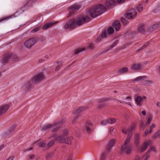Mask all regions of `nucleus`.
I'll list each match as a JSON object with an SVG mask.
<instances>
[{
  "instance_id": "nucleus-1",
  "label": "nucleus",
  "mask_w": 160,
  "mask_h": 160,
  "mask_svg": "<svg viewBox=\"0 0 160 160\" xmlns=\"http://www.w3.org/2000/svg\"><path fill=\"white\" fill-rule=\"evenodd\" d=\"M106 8L104 5L99 4L89 9L88 11L90 16L92 18H95L105 12Z\"/></svg>"
},
{
  "instance_id": "nucleus-2",
  "label": "nucleus",
  "mask_w": 160,
  "mask_h": 160,
  "mask_svg": "<svg viewBox=\"0 0 160 160\" xmlns=\"http://www.w3.org/2000/svg\"><path fill=\"white\" fill-rule=\"evenodd\" d=\"M38 41V37L30 38L25 42L24 45L26 48L30 49Z\"/></svg>"
},
{
  "instance_id": "nucleus-3",
  "label": "nucleus",
  "mask_w": 160,
  "mask_h": 160,
  "mask_svg": "<svg viewBox=\"0 0 160 160\" xmlns=\"http://www.w3.org/2000/svg\"><path fill=\"white\" fill-rule=\"evenodd\" d=\"M90 18L88 16H86L85 17H80L77 18L75 20L76 25L79 26L82 25L85 22L90 21Z\"/></svg>"
},
{
  "instance_id": "nucleus-4",
  "label": "nucleus",
  "mask_w": 160,
  "mask_h": 160,
  "mask_svg": "<svg viewBox=\"0 0 160 160\" xmlns=\"http://www.w3.org/2000/svg\"><path fill=\"white\" fill-rule=\"evenodd\" d=\"M73 139L72 137H68L66 138H62L61 136H57L55 138V140L60 143H65L68 144H71V141Z\"/></svg>"
},
{
  "instance_id": "nucleus-5",
  "label": "nucleus",
  "mask_w": 160,
  "mask_h": 160,
  "mask_svg": "<svg viewBox=\"0 0 160 160\" xmlns=\"http://www.w3.org/2000/svg\"><path fill=\"white\" fill-rule=\"evenodd\" d=\"M75 19H72L68 21L64 26V28L65 29H73L75 28Z\"/></svg>"
},
{
  "instance_id": "nucleus-6",
  "label": "nucleus",
  "mask_w": 160,
  "mask_h": 160,
  "mask_svg": "<svg viewBox=\"0 0 160 160\" xmlns=\"http://www.w3.org/2000/svg\"><path fill=\"white\" fill-rule=\"evenodd\" d=\"M137 14V12L135 9H132L128 11V12L125 14V16L129 19H132L135 18Z\"/></svg>"
},
{
  "instance_id": "nucleus-7",
  "label": "nucleus",
  "mask_w": 160,
  "mask_h": 160,
  "mask_svg": "<svg viewBox=\"0 0 160 160\" xmlns=\"http://www.w3.org/2000/svg\"><path fill=\"white\" fill-rule=\"evenodd\" d=\"M131 149L132 148L130 145L123 144L122 145L121 148V153H123L125 152L128 154H130L131 152Z\"/></svg>"
},
{
  "instance_id": "nucleus-8",
  "label": "nucleus",
  "mask_w": 160,
  "mask_h": 160,
  "mask_svg": "<svg viewBox=\"0 0 160 160\" xmlns=\"http://www.w3.org/2000/svg\"><path fill=\"white\" fill-rule=\"evenodd\" d=\"M66 121L65 120V119H64L62 120L57 123L52 124L53 125V127L56 126V127L54 128L52 130V132H54L59 129L62 126L63 124L66 122Z\"/></svg>"
},
{
  "instance_id": "nucleus-9",
  "label": "nucleus",
  "mask_w": 160,
  "mask_h": 160,
  "mask_svg": "<svg viewBox=\"0 0 160 160\" xmlns=\"http://www.w3.org/2000/svg\"><path fill=\"white\" fill-rule=\"evenodd\" d=\"M44 79V76L42 73H40L35 76L32 79L33 82H38Z\"/></svg>"
},
{
  "instance_id": "nucleus-10",
  "label": "nucleus",
  "mask_w": 160,
  "mask_h": 160,
  "mask_svg": "<svg viewBox=\"0 0 160 160\" xmlns=\"http://www.w3.org/2000/svg\"><path fill=\"white\" fill-rule=\"evenodd\" d=\"M12 57L11 53H5L2 56L1 60V62L2 64H5L8 62L9 60Z\"/></svg>"
},
{
  "instance_id": "nucleus-11",
  "label": "nucleus",
  "mask_w": 160,
  "mask_h": 160,
  "mask_svg": "<svg viewBox=\"0 0 160 160\" xmlns=\"http://www.w3.org/2000/svg\"><path fill=\"white\" fill-rule=\"evenodd\" d=\"M93 124L89 121L86 122L84 126V129L88 134H91L92 132V130L90 126L92 127Z\"/></svg>"
},
{
  "instance_id": "nucleus-12",
  "label": "nucleus",
  "mask_w": 160,
  "mask_h": 160,
  "mask_svg": "<svg viewBox=\"0 0 160 160\" xmlns=\"http://www.w3.org/2000/svg\"><path fill=\"white\" fill-rule=\"evenodd\" d=\"M34 83L33 81L31 80L30 81L26 82L24 86H23V88L25 91L29 90L32 87V84Z\"/></svg>"
},
{
  "instance_id": "nucleus-13",
  "label": "nucleus",
  "mask_w": 160,
  "mask_h": 160,
  "mask_svg": "<svg viewBox=\"0 0 160 160\" xmlns=\"http://www.w3.org/2000/svg\"><path fill=\"white\" fill-rule=\"evenodd\" d=\"M142 68V64L136 63L133 64L131 67V69L134 71H139L141 70Z\"/></svg>"
},
{
  "instance_id": "nucleus-14",
  "label": "nucleus",
  "mask_w": 160,
  "mask_h": 160,
  "mask_svg": "<svg viewBox=\"0 0 160 160\" xmlns=\"http://www.w3.org/2000/svg\"><path fill=\"white\" fill-rule=\"evenodd\" d=\"M116 142V140L113 139L110 140L108 142L107 147V150L108 153H109L113 145Z\"/></svg>"
},
{
  "instance_id": "nucleus-15",
  "label": "nucleus",
  "mask_w": 160,
  "mask_h": 160,
  "mask_svg": "<svg viewBox=\"0 0 160 160\" xmlns=\"http://www.w3.org/2000/svg\"><path fill=\"white\" fill-rule=\"evenodd\" d=\"M9 108V106L6 104L0 107V116L6 112Z\"/></svg>"
},
{
  "instance_id": "nucleus-16",
  "label": "nucleus",
  "mask_w": 160,
  "mask_h": 160,
  "mask_svg": "<svg viewBox=\"0 0 160 160\" xmlns=\"http://www.w3.org/2000/svg\"><path fill=\"white\" fill-rule=\"evenodd\" d=\"M156 127V125L155 124L153 123L151 125L150 127V129L149 131H148V129H146L144 132V137L146 136L148 133L150 134L152 133V129Z\"/></svg>"
},
{
  "instance_id": "nucleus-17",
  "label": "nucleus",
  "mask_w": 160,
  "mask_h": 160,
  "mask_svg": "<svg viewBox=\"0 0 160 160\" xmlns=\"http://www.w3.org/2000/svg\"><path fill=\"white\" fill-rule=\"evenodd\" d=\"M89 108L88 106H84L83 107H80L79 108H77L76 110H75L73 113L74 114H76L77 113H80L81 112L85 110H86Z\"/></svg>"
},
{
  "instance_id": "nucleus-18",
  "label": "nucleus",
  "mask_w": 160,
  "mask_h": 160,
  "mask_svg": "<svg viewBox=\"0 0 160 160\" xmlns=\"http://www.w3.org/2000/svg\"><path fill=\"white\" fill-rule=\"evenodd\" d=\"M116 3L115 0H107L105 3V6L107 8H109L112 6L114 5Z\"/></svg>"
},
{
  "instance_id": "nucleus-19",
  "label": "nucleus",
  "mask_w": 160,
  "mask_h": 160,
  "mask_svg": "<svg viewBox=\"0 0 160 160\" xmlns=\"http://www.w3.org/2000/svg\"><path fill=\"white\" fill-rule=\"evenodd\" d=\"M112 26L116 31H118L121 28V25L119 21H115L112 24Z\"/></svg>"
},
{
  "instance_id": "nucleus-20",
  "label": "nucleus",
  "mask_w": 160,
  "mask_h": 160,
  "mask_svg": "<svg viewBox=\"0 0 160 160\" xmlns=\"http://www.w3.org/2000/svg\"><path fill=\"white\" fill-rule=\"evenodd\" d=\"M149 145V143L146 141L143 144V145L141 146L140 152H143L146 150Z\"/></svg>"
},
{
  "instance_id": "nucleus-21",
  "label": "nucleus",
  "mask_w": 160,
  "mask_h": 160,
  "mask_svg": "<svg viewBox=\"0 0 160 160\" xmlns=\"http://www.w3.org/2000/svg\"><path fill=\"white\" fill-rule=\"evenodd\" d=\"M58 22H49L44 25L42 27L43 30H46L50 27H51L53 25L57 23Z\"/></svg>"
},
{
  "instance_id": "nucleus-22",
  "label": "nucleus",
  "mask_w": 160,
  "mask_h": 160,
  "mask_svg": "<svg viewBox=\"0 0 160 160\" xmlns=\"http://www.w3.org/2000/svg\"><path fill=\"white\" fill-rule=\"evenodd\" d=\"M37 0H27L26 4L24 5L23 7L26 8L27 6L32 7L33 3L35 2Z\"/></svg>"
},
{
  "instance_id": "nucleus-23",
  "label": "nucleus",
  "mask_w": 160,
  "mask_h": 160,
  "mask_svg": "<svg viewBox=\"0 0 160 160\" xmlns=\"http://www.w3.org/2000/svg\"><path fill=\"white\" fill-rule=\"evenodd\" d=\"M140 140V135L138 133L136 134L134 137V143L137 147H138L139 144Z\"/></svg>"
},
{
  "instance_id": "nucleus-24",
  "label": "nucleus",
  "mask_w": 160,
  "mask_h": 160,
  "mask_svg": "<svg viewBox=\"0 0 160 160\" xmlns=\"http://www.w3.org/2000/svg\"><path fill=\"white\" fill-rule=\"evenodd\" d=\"M52 127H53V125L52 124L45 125L42 127L41 130L42 131H46L52 128Z\"/></svg>"
},
{
  "instance_id": "nucleus-25",
  "label": "nucleus",
  "mask_w": 160,
  "mask_h": 160,
  "mask_svg": "<svg viewBox=\"0 0 160 160\" xmlns=\"http://www.w3.org/2000/svg\"><path fill=\"white\" fill-rule=\"evenodd\" d=\"M138 32L141 33H143L145 32L144 26L143 24H139L138 28Z\"/></svg>"
},
{
  "instance_id": "nucleus-26",
  "label": "nucleus",
  "mask_w": 160,
  "mask_h": 160,
  "mask_svg": "<svg viewBox=\"0 0 160 160\" xmlns=\"http://www.w3.org/2000/svg\"><path fill=\"white\" fill-rule=\"evenodd\" d=\"M135 128V126L134 125H132L130 128H128L127 130V132L128 133V135L130 136L132 135V132L133 130Z\"/></svg>"
},
{
  "instance_id": "nucleus-27",
  "label": "nucleus",
  "mask_w": 160,
  "mask_h": 160,
  "mask_svg": "<svg viewBox=\"0 0 160 160\" xmlns=\"http://www.w3.org/2000/svg\"><path fill=\"white\" fill-rule=\"evenodd\" d=\"M128 68L127 67H123L119 69L118 72L119 74H121L123 73H127L128 72Z\"/></svg>"
},
{
  "instance_id": "nucleus-28",
  "label": "nucleus",
  "mask_w": 160,
  "mask_h": 160,
  "mask_svg": "<svg viewBox=\"0 0 160 160\" xmlns=\"http://www.w3.org/2000/svg\"><path fill=\"white\" fill-rule=\"evenodd\" d=\"M80 5L74 4L69 7V9H73L76 11L78 10L80 8Z\"/></svg>"
},
{
  "instance_id": "nucleus-29",
  "label": "nucleus",
  "mask_w": 160,
  "mask_h": 160,
  "mask_svg": "<svg viewBox=\"0 0 160 160\" xmlns=\"http://www.w3.org/2000/svg\"><path fill=\"white\" fill-rule=\"evenodd\" d=\"M147 78V77L146 76H140L132 80V81L133 82H137L139 81H140L145 79Z\"/></svg>"
},
{
  "instance_id": "nucleus-30",
  "label": "nucleus",
  "mask_w": 160,
  "mask_h": 160,
  "mask_svg": "<svg viewBox=\"0 0 160 160\" xmlns=\"http://www.w3.org/2000/svg\"><path fill=\"white\" fill-rule=\"evenodd\" d=\"M150 42L149 41H148L147 42H146L140 48L138 49L136 51V52H138L140 51L143 49L147 47L148 46V45L150 44Z\"/></svg>"
},
{
  "instance_id": "nucleus-31",
  "label": "nucleus",
  "mask_w": 160,
  "mask_h": 160,
  "mask_svg": "<svg viewBox=\"0 0 160 160\" xmlns=\"http://www.w3.org/2000/svg\"><path fill=\"white\" fill-rule=\"evenodd\" d=\"M135 102L138 105H141V102L142 100V98L140 96H137L135 99Z\"/></svg>"
},
{
  "instance_id": "nucleus-32",
  "label": "nucleus",
  "mask_w": 160,
  "mask_h": 160,
  "mask_svg": "<svg viewBox=\"0 0 160 160\" xmlns=\"http://www.w3.org/2000/svg\"><path fill=\"white\" fill-rule=\"evenodd\" d=\"M68 134V130L66 129H64L61 135L59 136H61L62 137V138H64V137L67 136Z\"/></svg>"
},
{
  "instance_id": "nucleus-33",
  "label": "nucleus",
  "mask_w": 160,
  "mask_h": 160,
  "mask_svg": "<svg viewBox=\"0 0 160 160\" xmlns=\"http://www.w3.org/2000/svg\"><path fill=\"white\" fill-rule=\"evenodd\" d=\"M84 50L85 49L83 48H78L74 51V55H77Z\"/></svg>"
},
{
  "instance_id": "nucleus-34",
  "label": "nucleus",
  "mask_w": 160,
  "mask_h": 160,
  "mask_svg": "<svg viewBox=\"0 0 160 160\" xmlns=\"http://www.w3.org/2000/svg\"><path fill=\"white\" fill-rule=\"evenodd\" d=\"M152 138L154 139L160 138V129L155 133L153 136Z\"/></svg>"
},
{
  "instance_id": "nucleus-35",
  "label": "nucleus",
  "mask_w": 160,
  "mask_h": 160,
  "mask_svg": "<svg viewBox=\"0 0 160 160\" xmlns=\"http://www.w3.org/2000/svg\"><path fill=\"white\" fill-rule=\"evenodd\" d=\"M124 16V17H122L121 18V20L123 25H126L127 24L128 21L126 19V18H127L125 16Z\"/></svg>"
},
{
  "instance_id": "nucleus-36",
  "label": "nucleus",
  "mask_w": 160,
  "mask_h": 160,
  "mask_svg": "<svg viewBox=\"0 0 160 160\" xmlns=\"http://www.w3.org/2000/svg\"><path fill=\"white\" fill-rule=\"evenodd\" d=\"M109 100V98H102L98 100V103H105L104 102L108 101Z\"/></svg>"
},
{
  "instance_id": "nucleus-37",
  "label": "nucleus",
  "mask_w": 160,
  "mask_h": 160,
  "mask_svg": "<svg viewBox=\"0 0 160 160\" xmlns=\"http://www.w3.org/2000/svg\"><path fill=\"white\" fill-rule=\"evenodd\" d=\"M114 30L111 27H109L107 29V34L108 35L112 34L114 33Z\"/></svg>"
},
{
  "instance_id": "nucleus-38",
  "label": "nucleus",
  "mask_w": 160,
  "mask_h": 160,
  "mask_svg": "<svg viewBox=\"0 0 160 160\" xmlns=\"http://www.w3.org/2000/svg\"><path fill=\"white\" fill-rule=\"evenodd\" d=\"M132 136L128 135L126 139L124 141V144L125 145H129L128 143L130 141V138Z\"/></svg>"
},
{
  "instance_id": "nucleus-39",
  "label": "nucleus",
  "mask_w": 160,
  "mask_h": 160,
  "mask_svg": "<svg viewBox=\"0 0 160 160\" xmlns=\"http://www.w3.org/2000/svg\"><path fill=\"white\" fill-rule=\"evenodd\" d=\"M17 126V125L16 124L13 125L9 129L8 131L9 132L11 133L15 129Z\"/></svg>"
},
{
  "instance_id": "nucleus-40",
  "label": "nucleus",
  "mask_w": 160,
  "mask_h": 160,
  "mask_svg": "<svg viewBox=\"0 0 160 160\" xmlns=\"http://www.w3.org/2000/svg\"><path fill=\"white\" fill-rule=\"evenodd\" d=\"M107 104L105 103H100L98 105V108L99 109H101L105 107Z\"/></svg>"
},
{
  "instance_id": "nucleus-41",
  "label": "nucleus",
  "mask_w": 160,
  "mask_h": 160,
  "mask_svg": "<svg viewBox=\"0 0 160 160\" xmlns=\"http://www.w3.org/2000/svg\"><path fill=\"white\" fill-rule=\"evenodd\" d=\"M107 119L108 121V123L109 124H112L115 123L117 120V119L113 118H109Z\"/></svg>"
},
{
  "instance_id": "nucleus-42",
  "label": "nucleus",
  "mask_w": 160,
  "mask_h": 160,
  "mask_svg": "<svg viewBox=\"0 0 160 160\" xmlns=\"http://www.w3.org/2000/svg\"><path fill=\"white\" fill-rule=\"evenodd\" d=\"M108 153H108L107 151V152H105L102 153V154L100 160H104L105 158L107 156L108 154Z\"/></svg>"
},
{
  "instance_id": "nucleus-43",
  "label": "nucleus",
  "mask_w": 160,
  "mask_h": 160,
  "mask_svg": "<svg viewBox=\"0 0 160 160\" xmlns=\"http://www.w3.org/2000/svg\"><path fill=\"white\" fill-rule=\"evenodd\" d=\"M143 8L142 5V4H139L137 7V9L138 12H141L142 11Z\"/></svg>"
},
{
  "instance_id": "nucleus-44",
  "label": "nucleus",
  "mask_w": 160,
  "mask_h": 160,
  "mask_svg": "<svg viewBox=\"0 0 160 160\" xmlns=\"http://www.w3.org/2000/svg\"><path fill=\"white\" fill-rule=\"evenodd\" d=\"M119 40H116L115 42L111 45H110V49H112L115 45L118 43Z\"/></svg>"
},
{
  "instance_id": "nucleus-45",
  "label": "nucleus",
  "mask_w": 160,
  "mask_h": 160,
  "mask_svg": "<svg viewBox=\"0 0 160 160\" xmlns=\"http://www.w3.org/2000/svg\"><path fill=\"white\" fill-rule=\"evenodd\" d=\"M108 123V119H105L104 120H103L101 122V124L102 125V126H105L107 125Z\"/></svg>"
},
{
  "instance_id": "nucleus-46",
  "label": "nucleus",
  "mask_w": 160,
  "mask_h": 160,
  "mask_svg": "<svg viewBox=\"0 0 160 160\" xmlns=\"http://www.w3.org/2000/svg\"><path fill=\"white\" fill-rule=\"evenodd\" d=\"M140 128L143 130L145 127V124L144 123L143 121H141L140 122Z\"/></svg>"
},
{
  "instance_id": "nucleus-47",
  "label": "nucleus",
  "mask_w": 160,
  "mask_h": 160,
  "mask_svg": "<svg viewBox=\"0 0 160 160\" xmlns=\"http://www.w3.org/2000/svg\"><path fill=\"white\" fill-rule=\"evenodd\" d=\"M12 58V59L13 61H15L18 60V58L17 57V56L15 55H13L12 54V57L11 58Z\"/></svg>"
},
{
  "instance_id": "nucleus-48",
  "label": "nucleus",
  "mask_w": 160,
  "mask_h": 160,
  "mask_svg": "<svg viewBox=\"0 0 160 160\" xmlns=\"http://www.w3.org/2000/svg\"><path fill=\"white\" fill-rule=\"evenodd\" d=\"M107 36L106 33V30H105L104 31L102 32L101 34V37L102 38H104L106 37Z\"/></svg>"
},
{
  "instance_id": "nucleus-49",
  "label": "nucleus",
  "mask_w": 160,
  "mask_h": 160,
  "mask_svg": "<svg viewBox=\"0 0 160 160\" xmlns=\"http://www.w3.org/2000/svg\"><path fill=\"white\" fill-rule=\"evenodd\" d=\"M39 146L41 148H44L46 146V144L43 142H42L39 143Z\"/></svg>"
},
{
  "instance_id": "nucleus-50",
  "label": "nucleus",
  "mask_w": 160,
  "mask_h": 160,
  "mask_svg": "<svg viewBox=\"0 0 160 160\" xmlns=\"http://www.w3.org/2000/svg\"><path fill=\"white\" fill-rule=\"evenodd\" d=\"M53 155V153L52 152H50L46 156V158L47 159H49Z\"/></svg>"
},
{
  "instance_id": "nucleus-51",
  "label": "nucleus",
  "mask_w": 160,
  "mask_h": 160,
  "mask_svg": "<svg viewBox=\"0 0 160 160\" xmlns=\"http://www.w3.org/2000/svg\"><path fill=\"white\" fill-rule=\"evenodd\" d=\"M40 27H36L31 31V32L32 33H34L36 32H38L40 30Z\"/></svg>"
},
{
  "instance_id": "nucleus-52",
  "label": "nucleus",
  "mask_w": 160,
  "mask_h": 160,
  "mask_svg": "<svg viewBox=\"0 0 160 160\" xmlns=\"http://www.w3.org/2000/svg\"><path fill=\"white\" fill-rule=\"evenodd\" d=\"M55 142V141L54 140L53 141H51L50 142H49L47 145V146L49 148L51 146H52L54 144Z\"/></svg>"
},
{
  "instance_id": "nucleus-53",
  "label": "nucleus",
  "mask_w": 160,
  "mask_h": 160,
  "mask_svg": "<svg viewBox=\"0 0 160 160\" xmlns=\"http://www.w3.org/2000/svg\"><path fill=\"white\" fill-rule=\"evenodd\" d=\"M71 10H72L70 12H69L68 15L67 16L68 17L70 16L72 14L76 12L74 10H73V9H71Z\"/></svg>"
},
{
  "instance_id": "nucleus-54",
  "label": "nucleus",
  "mask_w": 160,
  "mask_h": 160,
  "mask_svg": "<svg viewBox=\"0 0 160 160\" xmlns=\"http://www.w3.org/2000/svg\"><path fill=\"white\" fill-rule=\"evenodd\" d=\"M38 38V40H39L42 42H43L46 40L45 38L42 36H41Z\"/></svg>"
},
{
  "instance_id": "nucleus-55",
  "label": "nucleus",
  "mask_w": 160,
  "mask_h": 160,
  "mask_svg": "<svg viewBox=\"0 0 160 160\" xmlns=\"http://www.w3.org/2000/svg\"><path fill=\"white\" fill-rule=\"evenodd\" d=\"M145 82V84L147 85H149L150 84H152L153 83V81L152 80H146Z\"/></svg>"
},
{
  "instance_id": "nucleus-56",
  "label": "nucleus",
  "mask_w": 160,
  "mask_h": 160,
  "mask_svg": "<svg viewBox=\"0 0 160 160\" xmlns=\"http://www.w3.org/2000/svg\"><path fill=\"white\" fill-rule=\"evenodd\" d=\"M152 120V117H151V116L149 117L148 118V120L146 122V124H147V125L149 124Z\"/></svg>"
},
{
  "instance_id": "nucleus-57",
  "label": "nucleus",
  "mask_w": 160,
  "mask_h": 160,
  "mask_svg": "<svg viewBox=\"0 0 160 160\" xmlns=\"http://www.w3.org/2000/svg\"><path fill=\"white\" fill-rule=\"evenodd\" d=\"M88 48H89V49H90L91 50L93 49L94 48V45H93V44H92V43L90 44L88 46Z\"/></svg>"
},
{
  "instance_id": "nucleus-58",
  "label": "nucleus",
  "mask_w": 160,
  "mask_h": 160,
  "mask_svg": "<svg viewBox=\"0 0 160 160\" xmlns=\"http://www.w3.org/2000/svg\"><path fill=\"white\" fill-rule=\"evenodd\" d=\"M11 16H9V17H7L5 18L0 19V22H1L2 21H3L4 20H8L9 18H11Z\"/></svg>"
},
{
  "instance_id": "nucleus-59",
  "label": "nucleus",
  "mask_w": 160,
  "mask_h": 160,
  "mask_svg": "<svg viewBox=\"0 0 160 160\" xmlns=\"http://www.w3.org/2000/svg\"><path fill=\"white\" fill-rule=\"evenodd\" d=\"M159 25L158 24H154L152 26V29L155 30L156 29L158 28V27Z\"/></svg>"
},
{
  "instance_id": "nucleus-60",
  "label": "nucleus",
  "mask_w": 160,
  "mask_h": 160,
  "mask_svg": "<svg viewBox=\"0 0 160 160\" xmlns=\"http://www.w3.org/2000/svg\"><path fill=\"white\" fill-rule=\"evenodd\" d=\"M78 116H77L75 118H74L72 121V122L73 123H75L78 120Z\"/></svg>"
},
{
  "instance_id": "nucleus-61",
  "label": "nucleus",
  "mask_w": 160,
  "mask_h": 160,
  "mask_svg": "<svg viewBox=\"0 0 160 160\" xmlns=\"http://www.w3.org/2000/svg\"><path fill=\"white\" fill-rule=\"evenodd\" d=\"M61 66H62V65H61L60 66V65H58L55 68V71H58L59 70V69H60V68Z\"/></svg>"
},
{
  "instance_id": "nucleus-62",
  "label": "nucleus",
  "mask_w": 160,
  "mask_h": 160,
  "mask_svg": "<svg viewBox=\"0 0 160 160\" xmlns=\"http://www.w3.org/2000/svg\"><path fill=\"white\" fill-rule=\"evenodd\" d=\"M150 149L151 151H153L154 152H156V148L155 147H151Z\"/></svg>"
},
{
  "instance_id": "nucleus-63",
  "label": "nucleus",
  "mask_w": 160,
  "mask_h": 160,
  "mask_svg": "<svg viewBox=\"0 0 160 160\" xmlns=\"http://www.w3.org/2000/svg\"><path fill=\"white\" fill-rule=\"evenodd\" d=\"M28 156L29 157V158L31 159H33L35 157V156L34 155H28Z\"/></svg>"
},
{
  "instance_id": "nucleus-64",
  "label": "nucleus",
  "mask_w": 160,
  "mask_h": 160,
  "mask_svg": "<svg viewBox=\"0 0 160 160\" xmlns=\"http://www.w3.org/2000/svg\"><path fill=\"white\" fill-rule=\"evenodd\" d=\"M14 158V156H12L9 157L7 160H13Z\"/></svg>"
}]
</instances>
